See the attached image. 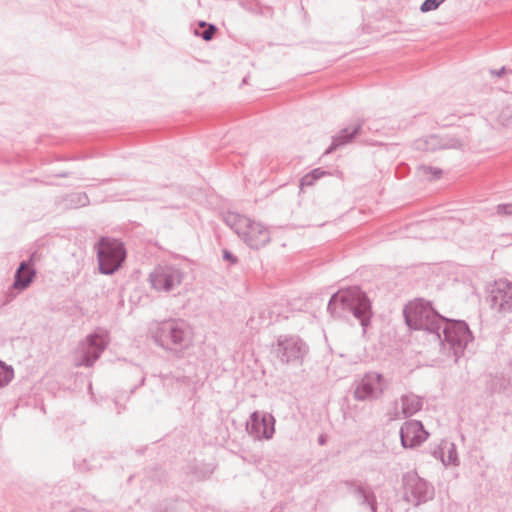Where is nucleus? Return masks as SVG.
Returning <instances> with one entry per match:
<instances>
[{"label": "nucleus", "mask_w": 512, "mask_h": 512, "mask_svg": "<svg viewBox=\"0 0 512 512\" xmlns=\"http://www.w3.org/2000/svg\"><path fill=\"white\" fill-rule=\"evenodd\" d=\"M442 461L445 465L457 464L458 457H457V452H456L455 446L453 444H451V447L448 451L447 459L442 458Z\"/></svg>", "instance_id": "a878e982"}, {"label": "nucleus", "mask_w": 512, "mask_h": 512, "mask_svg": "<svg viewBox=\"0 0 512 512\" xmlns=\"http://www.w3.org/2000/svg\"><path fill=\"white\" fill-rule=\"evenodd\" d=\"M57 177L65 178L69 176V172H61L56 175Z\"/></svg>", "instance_id": "f704fd0d"}, {"label": "nucleus", "mask_w": 512, "mask_h": 512, "mask_svg": "<svg viewBox=\"0 0 512 512\" xmlns=\"http://www.w3.org/2000/svg\"><path fill=\"white\" fill-rule=\"evenodd\" d=\"M13 378V367L0 360V388L7 386Z\"/></svg>", "instance_id": "412c9836"}, {"label": "nucleus", "mask_w": 512, "mask_h": 512, "mask_svg": "<svg viewBox=\"0 0 512 512\" xmlns=\"http://www.w3.org/2000/svg\"><path fill=\"white\" fill-rule=\"evenodd\" d=\"M402 404V418H408L422 409V398L415 394L402 395L400 398Z\"/></svg>", "instance_id": "6ab92c4d"}, {"label": "nucleus", "mask_w": 512, "mask_h": 512, "mask_svg": "<svg viewBox=\"0 0 512 512\" xmlns=\"http://www.w3.org/2000/svg\"><path fill=\"white\" fill-rule=\"evenodd\" d=\"M403 500L418 507L432 500L435 495L433 485L421 478L415 471L402 475Z\"/></svg>", "instance_id": "423d86ee"}, {"label": "nucleus", "mask_w": 512, "mask_h": 512, "mask_svg": "<svg viewBox=\"0 0 512 512\" xmlns=\"http://www.w3.org/2000/svg\"><path fill=\"white\" fill-rule=\"evenodd\" d=\"M366 506L370 508L371 512H377V497L374 499L373 504H367Z\"/></svg>", "instance_id": "2f4dec72"}, {"label": "nucleus", "mask_w": 512, "mask_h": 512, "mask_svg": "<svg viewBox=\"0 0 512 512\" xmlns=\"http://www.w3.org/2000/svg\"><path fill=\"white\" fill-rule=\"evenodd\" d=\"M419 170L423 175L427 176L430 180L439 179L442 176L443 171L440 168L431 166H420Z\"/></svg>", "instance_id": "5701e85b"}, {"label": "nucleus", "mask_w": 512, "mask_h": 512, "mask_svg": "<svg viewBox=\"0 0 512 512\" xmlns=\"http://www.w3.org/2000/svg\"><path fill=\"white\" fill-rule=\"evenodd\" d=\"M234 228L238 236L252 249H260L270 242V232L261 223L236 215Z\"/></svg>", "instance_id": "0eeeda50"}, {"label": "nucleus", "mask_w": 512, "mask_h": 512, "mask_svg": "<svg viewBox=\"0 0 512 512\" xmlns=\"http://www.w3.org/2000/svg\"><path fill=\"white\" fill-rule=\"evenodd\" d=\"M489 73L491 76L502 77V76L506 75L508 77V76H512V69L503 66L498 70L490 69Z\"/></svg>", "instance_id": "bb28decb"}, {"label": "nucleus", "mask_w": 512, "mask_h": 512, "mask_svg": "<svg viewBox=\"0 0 512 512\" xmlns=\"http://www.w3.org/2000/svg\"><path fill=\"white\" fill-rule=\"evenodd\" d=\"M511 114H512V111L509 108L503 109L501 111L500 115H499V121L503 125H507L508 124V120L511 117Z\"/></svg>", "instance_id": "c756f323"}, {"label": "nucleus", "mask_w": 512, "mask_h": 512, "mask_svg": "<svg viewBox=\"0 0 512 512\" xmlns=\"http://www.w3.org/2000/svg\"><path fill=\"white\" fill-rule=\"evenodd\" d=\"M441 339L439 341L444 348H448L458 362L466 349L468 343L472 342L474 337L464 320L448 319L444 321L441 329Z\"/></svg>", "instance_id": "20e7f679"}, {"label": "nucleus", "mask_w": 512, "mask_h": 512, "mask_svg": "<svg viewBox=\"0 0 512 512\" xmlns=\"http://www.w3.org/2000/svg\"><path fill=\"white\" fill-rule=\"evenodd\" d=\"M99 271L104 275H112L118 271L126 259V249L120 240L101 237L95 244Z\"/></svg>", "instance_id": "39448f33"}, {"label": "nucleus", "mask_w": 512, "mask_h": 512, "mask_svg": "<svg viewBox=\"0 0 512 512\" xmlns=\"http://www.w3.org/2000/svg\"><path fill=\"white\" fill-rule=\"evenodd\" d=\"M249 433L257 439H271L275 432V418L269 413L255 411L250 416Z\"/></svg>", "instance_id": "dca6fc26"}, {"label": "nucleus", "mask_w": 512, "mask_h": 512, "mask_svg": "<svg viewBox=\"0 0 512 512\" xmlns=\"http://www.w3.org/2000/svg\"><path fill=\"white\" fill-rule=\"evenodd\" d=\"M35 274L36 271L31 264V259L28 261H22L19 267L16 269L13 284L7 291L3 304L9 303L16 297L14 292L15 290L23 291L27 289L33 282Z\"/></svg>", "instance_id": "4468645a"}, {"label": "nucleus", "mask_w": 512, "mask_h": 512, "mask_svg": "<svg viewBox=\"0 0 512 512\" xmlns=\"http://www.w3.org/2000/svg\"><path fill=\"white\" fill-rule=\"evenodd\" d=\"M403 315L410 329L423 330L435 339H441L440 331L446 317L440 315L431 302L424 299L412 301L405 306Z\"/></svg>", "instance_id": "f03ea898"}, {"label": "nucleus", "mask_w": 512, "mask_h": 512, "mask_svg": "<svg viewBox=\"0 0 512 512\" xmlns=\"http://www.w3.org/2000/svg\"><path fill=\"white\" fill-rule=\"evenodd\" d=\"M486 302L495 312L505 316L512 312V282L498 280L490 287Z\"/></svg>", "instance_id": "9d476101"}, {"label": "nucleus", "mask_w": 512, "mask_h": 512, "mask_svg": "<svg viewBox=\"0 0 512 512\" xmlns=\"http://www.w3.org/2000/svg\"><path fill=\"white\" fill-rule=\"evenodd\" d=\"M318 443H319L320 445H324V444L326 443V437H325L324 435H320V436L318 437Z\"/></svg>", "instance_id": "72a5a7b5"}, {"label": "nucleus", "mask_w": 512, "mask_h": 512, "mask_svg": "<svg viewBox=\"0 0 512 512\" xmlns=\"http://www.w3.org/2000/svg\"><path fill=\"white\" fill-rule=\"evenodd\" d=\"M314 183H315L314 179L310 176L309 173H307L300 180V189L303 190L304 187H310Z\"/></svg>", "instance_id": "c85d7f7f"}, {"label": "nucleus", "mask_w": 512, "mask_h": 512, "mask_svg": "<svg viewBox=\"0 0 512 512\" xmlns=\"http://www.w3.org/2000/svg\"><path fill=\"white\" fill-rule=\"evenodd\" d=\"M200 29L195 30V35L201 37L205 41H210L213 39L217 28L213 24H208L204 21L199 23Z\"/></svg>", "instance_id": "aec40b11"}, {"label": "nucleus", "mask_w": 512, "mask_h": 512, "mask_svg": "<svg viewBox=\"0 0 512 512\" xmlns=\"http://www.w3.org/2000/svg\"><path fill=\"white\" fill-rule=\"evenodd\" d=\"M445 1L446 0H424L420 6V11L422 13H427L436 10Z\"/></svg>", "instance_id": "b1692460"}, {"label": "nucleus", "mask_w": 512, "mask_h": 512, "mask_svg": "<svg viewBox=\"0 0 512 512\" xmlns=\"http://www.w3.org/2000/svg\"><path fill=\"white\" fill-rule=\"evenodd\" d=\"M387 387L384 376L370 371L364 374L354 389V398L358 401L377 400L381 398Z\"/></svg>", "instance_id": "1a4fd4ad"}, {"label": "nucleus", "mask_w": 512, "mask_h": 512, "mask_svg": "<svg viewBox=\"0 0 512 512\" xmlns=\"http://www.w3.org/2000/svg\"><path fill=\"white\" fill-rule=\"evenodd\" d=\"M108 342L105 335L99 333L89 334L81 343L79 357L76 358V366L91 367L100 358Z\"/></svg>", "instance_id": "ddd939ff"}, {"label": "nucleus", "mask_w": 512, "mask_h": 512, "mask_svg": "<svg viewBox=\"0 0 512 512\" xmlns=\"http://www.w3.org/2000/svg\"><path fill=\"white\" fill-rule=\"evenodd\" d=\"M70 512H93V511L88 510L83 507H76V508H73Z\"/></svg>", "instance_id": "473e14b6"}, {"label": "nucleus", "mask_w": 512, "mask_h": 512, "mask_svg": "<svg viewBox=\"0 0 512 512\" xmlns=\"http://www.w3.org/2000/svg\"><path fill=\"white\" fill-rule=\"evenodd\" d=\"M149 334L158 346L169 351H182L191 343L190 328L180 319L156 322L150 326Z\"/></svg>", "instance_id": "7ed1b4c3"}, {"label": "nucleus", "mask_w": 512, "mask_h": 512, "mask_svg": "<svg viewBox=\"0 0 512 512\" xmlns=\"http://www.w3.org/2000/svg\"><path fill=\"white\" fill-rule=\"evenodd\" d=\"M328 312L335 318L352 315L360 322L363 334L366 333L373 316L371 301L359 287L340 289L334 293L327 305Z\"/></svg>", "instance_id": "f257e3e1"}, {"label": "nucleus", "mask_w": 512, "mask_h": 512, "mask_svg": "<svg viewBox=\"0 0 512 512\" xmlns=\"http://www.w3.org/2000/svg\"><path fill=\"white\" fill-rule=\"evenodd\" d=\"M308 352V346L298 337L280 335L274 347L276 357L285 364L301 363Z\"/></svg>", "instance_id": "6e6552de"}, {"label": "nucleus", "mask_w": 512, "mask_h": 512, "mask_svg": "<svg viewBox=\"0 0 512 512\" xmlns=\"http://www.w3.org/2000/svg\"><path fill=\"white\" fill-rule=\"evenodd\" d=\"M183 271L174 265H158L150 273L149 280L153 289L169 292L183 281Z\"/></svg>", "instance_id": "9b49d317"}, {"label": "nucleus", "mask_w": 512, "mask_h": 512, "mask_svg": "<svg viewBox=\"0 0 512 512\" xmlns=\"http://www.w3.org/2000/svg\"><path fill=\"white\" fill-rule=\"evenodd\" d=\"M344 485L359 500L360 505L373 504L376 495L369 485L357 479L345 480Z\"/></svg>", "instance_id": "a211bd4d"}, {"label": "nucleus", "mask_w": 512, "mask_h": 512, "mask_svg": "<svg viewBox=\"0 0 512 512\" xmlns=\"http://www.w3.org/2000/svg\"><path fill=\"white\" fill-rule=\"evenodd\" d=\"M362 125V122H358L341 129L338 134L332 137L331 145L326 149L324 154H331L340 147L352 143L354 139L360 135L362 131Z\"/></svg>", "instance_id": "f3484780"}, {"label": "nucleus", "mask_w": 512, "mask_h": 512, "mask_svg": "<svg viewBox=\"0 0 512 512\" xmlns=\"http://www.w3.org/2000/svg\"><path fill=\"white\" fill-rule=\"evenodd\" d=\"M400 440L403 448H415L421 445L428 437L421 421L408 420L400 428Z\"/></svg>", "instance_id": "2eb2a0df"}, {"label": "nucleus", "mask_w": 512, "mask_h": 512, "mask_svg": "<svg viewBox=\"0 0 512 512\" xmlns=\"http://www.w3.org/2000/svg\"><path fill=\"white\" fill-rule=\"evenodd\" d=\"M222 258L224 261L228 262L230 265H235L238 263V258L231 251L227 249H223Z\"/></svg>", "instance_id": "cd10ccee"}, {"label": "nucleus", "mask_w": 512, "mask_h": 512, "mask_svg": "<svg viewBox=\"0 0 512 512\" xmlns=\"http://www.w3.org/2000/svg\"><path fill=\"white\" fill-rule=\"evenodd\" d=\"M310 176L314 179V181L322 178L326 172L323 171L321 168H315L312 171L309 172Z\"/></svg>", "instance_id": "7c9ffc66"}, {"label": "nucleus", "mask_w": 512, "mask_h": 512, "mask_svg": "<svg viewBox=\"0 0 512 512\" xmlns=\"http://www.w3.org/2000/svg\"><path fill=\"white\" fill-rule=\"evenodd\" d=\"M67 201L71 208L85 207L89 204V198L84 192L69 195Z\"/></svg>", "instance_id": "4be33fe9"}, {"label": "nucleus", "mask_w": 512, "mask_h": 512, "mask_svg": "<svg viewBox=\"0 0 512 512\" xmlns=\"http://www.w3.org/2000/svg\"><path fill=\"white\" fill-rule=\"evenodd\" d=\"M467 144V139H459L451 135L431 134L416 139L412 146L417 151L436 152L444 149H462Z\"/></svg>", "instance_id": "f8f14e48"}, {"label": "nucleus", "mask_w": 512, "mask_h": 512, "mask_svg": "<svg viewBox=\"0 0 512 512\" xmlns=\"http://www.w3.org/2000/svg\"><path fill=\"white\" fill-rule=\"evenodd\" d=\"M495 215L501 217H509L512 216V202L511 203H502L498 204L495 207Z\"/></svg>", "instance_id": "393cba45"}]
</instances>
